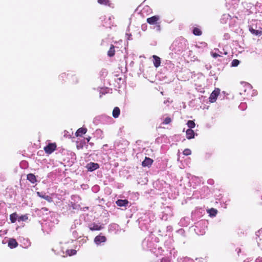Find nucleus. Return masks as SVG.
Here are the masks:
<instances>
[{"mask_svg": "<svg viewBox=\"0 0 262 262\" xmlns=\"http://www.w3.org/2000/svg\"><path fill=\"white\" fill-rule=\"evenodd\" d=\"M193 34L196 36H200L202 34L201 30L198 28H194L192 31Z\"/></svg>", "mask_w": 262, "mask_h": 262, "instance_id": "nucleus-29", "label": "nucleus"}, {"mask_svg": "<svg viewBox=\"0 0 262 262\" xmlns=\"http://www.w3.org/2000/svg\"><path fill=\"white\" fill-rule=\"evenodd\" d=\"M146 27H147V26H146V25H143L142 26V29L143 30H145V29H146Z\"/></svg>", "mask_w": 262, "mask_h": 262, "instance_id": "nucleus-48", "label": "nucleus"}, {"mask_svg": "<svg viewBox=\"0 0 262 262\" xmlns=\"http://www.w3.org/2000/svg\"><path fill=\"white\" fill-rule=\"evenodd\" d=\"M87 131V129L86 128L84 127H81L79 128L77 132H76V136L77 137L78 136H81L83 134H85Z\"/></svg>", "mask_w": 262, "mask_h": 262, "instance_id": "nucleus-20", "label": "nucleus"}, {"mask_svg": "<svg viewBox=\"0 0 262 262\" xmlns=\"http://www.w3.org/2000/svg\"><path fill=\"white\" fill-rule=\"evenodd\" d=\"M244 92H246V89H245V90H244Z\"/></svg>", "mask_w": 262, "mask_h": 262, "instance_id": "nucleus-55", "label": "nucleus"}, {"mask_svg": "<svg viewBox=\"0 0 262 262\" xmlns=\"http://www.w3.org/2000/svg\"><path fill=\"white\" fill-rule=\"evenodd\" d=\"M155 238L151 236H149L144 238L142 242V246L143 249L147 250H152L155 248Z\"/></svg>", "mask_w": 262, "mask_h": 262, "instance_id": "nucleus-2", "label": "nucleus"}, {"mask_svg": "<svg viewBox=\"0 0 262 262\" xmlns=\"http://www.w3.org/2000/svg\"><path fill=\"white\" fill-rule=\"evenodd\" d=\"M77 253V251L74 249H71V250H67L66 251V254L67 255H68L69 256H72L74 255H75Z\"/></svg>", "mask_w": 262, "mask_h": 262, "instance_id": "nucleus-33", "label": "nucleus"}, {"mask_svg": "<svg viewBox=\"0 0 262 262\" xmlns=\"http://www.w3.org/2000/svg\"><path fill=\"white\" fill-rule=\"evenodd\" d=\"M126 36H127V40H130L131 38V36H132V34H128V33H126Z\"/></svg>", "mask_w": 262, "mask_h": 262, "instance_id": "nucleus-46", "label": "nucleus"}, {"mask_svg": "<svg viewBox=\"0 0 262 262\" xmlns=\"http://www.w3.org/2000/svg\"><path fill=\"white\" fill-rule=\"evenodd\" d=\"M56 148V145L54 144H49L44 147L45 152L47 154H50L52 153Z\"/></svg>", "mask_w": 262, "mask_h": 262, "instance_id": "nucleus-6", "label": "nucleus"}, {"mask_svg": "<svg viewBox=\"0 0 262 262\" xmlns=\"http://www.w3.org/2000/svg\"><path fill=\"white\" fill-rule=\"evenodd\" d=\"M66 74L65 73H62L61 75H60L59 78L63 79L66 77Z\"/></svg>", "mask_w": 262, "mask_h": 262, "instance_id": "nucleus-45", "label": "nucleus"}, {"mask_svg": "<svg viewBox=\"0 0 262 262\" xmlns=\"http://www.w3.org/2000/svg\"><path fill=\"white\" fill-rule=\"evenodd\" d=\"M152 58L154 59V64L155 67L156 68L159 67L161 63L160 58L156 55H153Z\"/></svg>", "mask_w": 262, "mask_h": 262, "instance_id": "nucleus-17", "label": "nucleus"}, {"mask_svg": "<svg viewBox=\"0 0 262 262\" xmlns=\"http://www.w3.org/2000/svg\"><path fill=\"white\" fill-rule=\"evenodd\" d=\"M205 223V221H202L197 223V225L195 226L194 230L197 234L199 235H203L205 233V229H202L201 231H200V232H198L199 230V226Z\"/></svg>", "mask_w": 262, "mask_h": 262, "instance_id": "nucleus-9", "label": "nucleus"}, {"mask_svg": "<svg viewBox=\"0 0 262 262\" xmlns=\"http://www.w3.org/2000/svg\"><path fill=\"white\" fill-rule=\"evenodd\" d=\"M214 51H216L217 53H219L220 55H221L222 56H223V54H225V55H227V52L224 51V49L222 51H221V50H220L218 49H216L215 48V49H214Z\"/></svg>", "mask_w": 262, "mask_h": 262, "instance_id": "nucleus-36", "label": "nucleus"}, {"mask_svg": "<svg viewBox=\"0 0 262 262\" xmlns=\"http://www.w3.org/2000/svg\"><path fill=\"white\" fill-rule=\"evenodd\" d=\"M256 241L262 240V228L256 232Z\"/></svg>", "mask_w": 262, "mask_h": 262, "instance_id": "nucleus-28", "label": "nucleus"}, {"mask_svg": "<svg viewBox=\"0 0 262 262\" xmlns=\"http://www.w3.org/2000/svg\"><path fill=\"white\" fill-rule=\"evenodd\" d=\"M161 262H171L168 258H163L161 260Z\"/></svg>", "mask_w": 262, "mask_h": 262, "instance_id": "nucleus-42", "label": "nucleus"}, {"mask_svg": "<svg viewBox=\"0 0 262 262\" xmlns=\"http://www.w3.org/2000/svg\"><path fill=\"white\" fill-rule=\"evenodd\" d=\"M139 226L140 228L143 230L148 229V225H147L144 222V220L140 218L138 220Z\"/></svg>", "mask_w": 262, "mask_h": 262, "instance_id": "nucleus-15", "label": "nucleus"}, {"mask_svg": "<svg viewBox=\"0 0 262 262\" xmlns=\"http://www.w3.org/2000/svg\"><path fill=\"white\" fill-rule=\"evenodd\" d=\"M249 31L253 35L260 36L262 34V31L254 29L252 26H249Z\"/></svg>", "mask_w": 262, "mask_h": 262, "instance_id": "nucleus-12", "label": "nucleus"}, {"mask_svg": "<svg viewBox=\"0 0 262 262\" xmlns=\"http://www.w3.org/2000/svg\"><path fill=\"white\" fill-rule=\"evenodd\" d=\"M72 235L75 238H79L78 233L76 230H73L72 231Z\"/></svg>", "mask_w": 262, "mask_h": 262, "instance_id": "nucleus-41", "label": "nucleus"}, {"mask_svg": "<svg viewBox=\"0 0 262 262\" xmlns=\"http://www.w3.org/2000/svg\"><path fill=\"white\" fill-rule=\"evenodd\" d=\"M27 242L28 243V246H30L31 243L29 241H27Z\"/></svg>", "mask_w": 262, "mask_h": 262, "instance_id": "nucleus-53", "label": "nucleus"}, {"mask_svg": "<svg viewBox=\"0 0 262 262\" xmlns=\"http://www.w3.org/2000/svg\"><path fill=\"white\" fill-rule=\"evenodd\" d=\"M153 163V160L148 157H145V159L142 163L143 167H149Z\"/></svg>", "mask_w": 262, "mask_h": 262, "instance_id": "nucleus-11", "label": "nucleus"}, {"mask_svg": "<svg viewBox=\"0 0 262 262\" xmlns=\"http://www.w3.org/2000/svg\"><path fill=\"white\" fill-rule=\"evenodd\" d=\"M186 138L188 139H191L194 138V132L191 129H188L186 130Z\"/></svg>", "mask_w": 262, "mask_h": 262, "instance_id": "nucleus-14", "label": "nucleus"}, {"mask_svg": "<svg viewBox=\"0 0 262 262\" xmlns=\"http://www.w3.org/2000/svg\"><path fill=\"white\" fill-rule=\"evenodd\" d=\"M220 93V90L217 89L214 90L211 94L210 97H209V102L213 103L215 102L217 97Z\"/></svg>", "mask_w": 262, "mask_h": 262, "instance_id": "nucleus-5", "label": "nucleus"}, {"mask_svg": "<svg viewBox=\"0 0 262 262\" xmlns=\"http://www.w3.org/2000/svg\"><path fill=\"white\" fill-rule=\"evenodd\" d=\"M207 183L209 185H213L214 183V181L213 179H210L208 180Z\"/></svg>", "mask_w": 262, "mask_h": 262, "instance_id": "nucleus-43", "label": "nucleus"}, {"mask_svg": "<svg viewBox=\"0 0 262 262\" xmlns=\"http://www.w3.org/2000/svg\"><path fill=\"white\" fill-rule=\"evenodd\" d=\"M231 16L229 14H223L221 18V22L223 24L227 23L228 20H230Z\"/></svg>", "mask_w": 262, "mask_h": 262, "instance_id": "nucleus-19", "label": "nucleus"}, {"mask_svg": "<svg viewBox=\"0 0 262 262\" xmlns=\"http://www.w3.org/2000/svg\"><path fill=\"white\" fill-rule=\"evenodd\" d=\"M98 187V186H94V187H93V189H94V190H96L97 189Z\"/></svg>", "mask_w": 262, "mask_h": 262, "instance_id": "nucleus-49", "label": "nucleus"}, {"mask_svg": "<svg viewBox=\"0 0 262 262\" xmlns=\"http://www.w3.org/2000/svg\"><path fill=\"white\" fill-rule=\"evenodd\" d=\"M78 239H79L78 240V243L79 244V246H80V245H82L83 244L86 243L88 240V237H81V236H80Z\"/></svg>", "mask_w": 262, "mask_h": 262, "instance_id": "nucleus-26", "label": "nucleus"}, {"mask_svg": "<svg viewBox=\"0 0 262 262\" xmlns=\"http://www.w3.org/2000/svg\"><path fill=\"white\" fill-rule=\"evenodd\" d=\"M187 125L188 126V127L189 128V129H192V128H194L195 126V124L194 122L192 120L188 121V122L187 123Z\"/></svg>", "mask_w": 262, "mask_h": 262, "instance_id": "nucleus-31", "label": "nucleus"}, {"mask_svg": "<svg viewBox=\"0 0 262 262\" xmlns=\"http://www.w3.org/2000/svg\"><path fill=\"white\" fill-rule=\"evenodd\" d=\"M18 246V243L15 239L11 238L8 242V246L11 248L13 249L16 248Z\"/></svg>", "mask_w": 262, "mask_h": 262, "instance_id": "nucleus-16", "label": "nucleus"}, {"mask_svg": "<svg viewBox=\"0 0 262 262\" xmlns=\"http://www.w3.org/2000/svg\"><path fill=\"white\" fill-rule=\"evenodd\" d=\"M89 228L92 231L100 230L101 227L98 224H93L89 226Z\"/></svg>", "mask_w": 262, "mask_h": 262, "instance_id": "nucleus-23", "label": "nucleus"}, {"mask_svg": "<svg viewBox=\"0 0 262 262\" xmlns=\"http://www.w3.org/2000/svg\"><path fill=\"white\" fill-rule=\"evenodd\" d=\"M160 19L158 15H154L152 17H149L147 19V22L150 25H156L158 20Z\"/></svg>", "mask_w": 262, "mask_h": 262, "instance_id": "nucleus-7", "label": "nucleus"}, {"mask_svg": "<svg viewBox=\"0 0 262 262\" xmlns=\"http://www.w3.org/2000/svg\"><path fill=\"white\" fill-rule=\"evenodd\" d=\"M217 211L214 208H211L208 211V213L211 216H215L217 214Z\"/></svg>", "mask_w": 262, "mask_h": 262, "instance_id": "nucleus-30", "label": "nucleus"}, {"mask_svg": "<svg viewBox=\"0 0 262 262\" xmlns=\"http://www.w3.org/2000/svg\"><path fill=\"white\" fill-rule=\"evenodd\" d=\"M154 29L157 32H160L161 30V27L159 23L155 25L154 27Z\"/></svg>", "mask_w": 262, "mask_h": 262, "instance_id": "nucleus-38", "label": "nucleus"}, {"mask_svg": "<svg viewBox=\"0 0 262 262\" xmlns=\"http://www.w3.org/2000/svg\"><path fill=\"white\" fill-rule=\"evenodd\" d=\"M116 204H117V206H118L119 207H126V206H128V205L129 204V202L127 200H126V199H124V200L119 199V200H118L116 202Z\"/></svg>", "mask_w": 262, "mask_h": 262, "instance_id": "nucleus-10", "label": "nucleus"}, {"mask_svg": "<svg viewBox=\"0 0 262 262\" xmlns=\"http://www.w3.org/2000/svg\"><path fill=\"white\" fill-rule=\"evenodd\" d=\"M239 94H240V95H243V93L242 92H241L239 93Z\"/></svg>", "mask_w": 262, "mask_h": 262, "instance_id": "nucleus-54", "label": "nucleus"}, {"mask_svg": "<svg viewBox=\"0 0 262 262\" xmlns=\"http://www.w3.org/2000/svg\"><path fill=\"white\" fill-rule=\"evenodd\" d=\"M239 61L238 59H234L231 62V67H235L239 64Z\"/></svg>", "mask_w": 262, "mask_h": 262, "instance_id": "nucleus-35", "label": "nucleus"}, {"mask_svg": "<svg viewBox=\"0 0 262 262\" xmlns=\"http://www.w3.org/2000/svg\"><path fill=\"white\" fill-rule=\"evenodd\" d=\"M187 41L183 37L176 39L170 47V50L176 54H180L187 48Z\"/></svg>", "mask_w": 262, "mask_h": 262, "instance_id": "nucleus-1", "label": "nucleus"}, {"mask_svg": "<svg viewBox=\"0 0 262 262\" xmlns=\"http://www.w3.org/2000/svg\"><path fill=\"white\" fill-rule=\"evenodd\" d=\"M211 56L214 58H216L218 57H222V55H220L219 53H217L216 51H212L211 52Z\"/></svg>", "mask_w": 262, "mask_h": 262, "instance_id": "nucleus-34", "label": "nucleus"}, {"mask_svg": "<svg viewBox=\"0 0 262 262\" xmlns=\"http://www.w3.org/2000/svg\"><path fill=\"white\" fill-rule=\"evenodd\" d=\"M28 220V216L27 214L26 215H22L20 216H18V222H20L22 221H26Z\"/></svg>", "mask_w": 262, "mask_h": 262, "instance_id": "nucleus-32", "label": "nucleus"}, {"mask_svg": "<svg viewBox=\"0 0 262 262\" xmlns=\"http://www.w3.org/2000/svg\"><path fill=\"white\" fill-rule=\"evenodd\" d=\"M120 108L117 106L115 107L113 111V112H112V115H113V117L114 118H118L119 116L120 115Z\"/></svg>", "mask_w": 262, "mask_h": 262, "instance_id": "nucleus-18", "label": "nucleus"}, {"mask_svg": "<svg viewBox=\"0 0 262 262\" xmlns=\"http://www.w3.org/2000/svg\"><path fill=\"white\" fill-rule=\"evenodd\" d=\"M106 93V92H104V90L101 89L100 91V97H101L102 95L105 94Z\"/></svg>", "mask_w": 262, "mask_h": 262, "instance_id": "nucleus-44", "label": "nucleus"}, {"mask_svg": "<svg viewBox=\"0 0 262 262\" xmlns=\"http://www.w3.org/2000/svg\"><path fill=\"white\" fill-rule=\"evenodd\" d=\"M90 139H91V138H90V137L87 138L86 139V140H87V142H89V141L90 140Z\"/></svg>", "mask_w": 262, "mask_h": 262, "instance_id": "nucleus-51", "label": "nucleus"}, {"mask_svg": "<svg viewBox=\"0 0 262 262\" xmlns=\"http://www.w3.org/2000/svg\"><path fill=\"white\" fill-rule=\"evenodd\" d=\"M18 215L16 213H13L10 215V220L13 223H15L16 221H18Z\"/></svg>", "mask_w": 262, "mask_h": 262, "instance_id": "nucleus-24", "label": "nucleus"}, {"mask_svg": "<svg viewBox=\"0 0 262 262\" xmlns=\"http://www.w3.org/2000/svg\"><path fill=\"white\" fill-rule=\"evenodd\" d=\"M183 154L186 156H188L191 154V150L189 149H185L183 151Z\"/></svg>", "mask_w": 262, "mask_h": 262, "instance_id": "nucleus-40", "label": "nucleus"}, {"mask_svg": "<svg viewBox=\"0 0 262 262\" xmlns=\"http://www.w3.org/2000/svg\"><path fill=\"white\" fill-rule=\"evenodd\" d=\"M112 226L115 228L116 226H117V225L116 224H114L113 225H112Z\"/></svg>", "mask_w": 262, "mask_h": 262, "instance_id": "nucleus-52", "label": "nucleus"}, {"mask_svg": "<svg viewBox=\"0 0 262 262\" xmlns=\"http://www.w3.org/2000/svg\"><path fill=\"white\" fill-rule=\"evenodd\" d=\"M106 241V238L105 236L99 235L96 236L94 238V243L97 246L101 245L102 244L104 243Z\"/></svg>", "mask_w": 262, "mask_h": 262, "instance_id": "nucleus-3", "label": "nucleus"}, {"mask_svg": "<svg viewBox=\"0 0 262 262\" xmlns=\"http://www.w3.org/2000/svg\"><path fill=\"white\" fill-rule=\"evenodd\" d=\"M98 3L100 5L108 6L111 7V3L109 0H98Z\"/></svg>", "mask_w": 262, "mask_h": 262, "instance_id": "nucleus-25", "label": "nucleus"}, {"mask_svg": "<svg viewBox=\"0 0 262 262\" xmlns=\"http://www.w3.org/2000/svg\"><path fill=\"white\" fill-rule=\"evenodd\" d=\"M211 67L210 66H206V69H207V70H209V69H210Z\"/></svg>", "mask_w": 262, "mask_h": 262, "instance_id": "nucleus-50", "label": "nucleus"}, {"mask_svg": "<svg viewBox=\"0 0 262 262\" xmlns=\"http://www.w3.org/2000/svg\"><path fill=\"white\" fill-rule=\"evenodd\" d=\"M37 194L40 198H43L49 202H53V199L49 195H46L43 192H37Z\"/></svg>", "mask_w": 262, "mask_h": 262, "instance_id": "nucleus-8", "label": "nucleus"}, {"mask_svg": "<svg viewBox=\"0 0 262 262\" xmlns=\"http://www.w3.org/2000/svg\"><path fill=\"white\" fill-rule=\"evenodd\" d=\"M255 262H262V257H258L256 258Z\"/></svg>", "mask_w": 262, "mask_h": 262, "instance_id": "nucleus-47", "label": "nucleus"}, {"mask_svg": "<svg viewBox=\"0 0 262 262\" xmlns=\"http://www.w3.org/2000/svg\"><path fill=\"white\" fill-rule=\"evenodd\" d=\"M238 107L239 109H241L242 111H244L247 108V104L246 103H241Z\"/></svg>", "mask_w": 262, "mask_h": 262, "instance_id": "nucleus-37", "label": "nucleus"}, {"mask_svg": "<svg viewBox=\"0 0 262 262\" xmlns=\"http://www.w3.org/2000/svg\"><path fill=\"white\" fill-rule=\"evenodd\" d=\"M115 48L113 45H111L110 50H108L107 52V55L110 57H112L115 54Z\"/></svg>", "mask_w": 262, "mask_h": 262, "instance_id": "nucleus-27", "label": "nucleus"}, {"mask_svg": "<svg viewBox=\"0 0 262 262\" xmlns=\"http://www.w3.org/2000/svg\"><path fill=\"white\" fill-rule=\"evenodd\" d=\"M178 262H194L193 259L189 258L188 257H179L178 258Z\"/></svg>", "mask_w": 262, "mask_h": 262, "instance_id": "nucleus-21", "label": "nucleus"}, {"mask_svg": "<svg viewBox=\"0 0 262 262\" xmlns=\"http://www.w3.org/2000/svg\"><path fill=\"white\" fill-rule=\"evenodd\" d=\"M27 179L32 184H34L37 182L36 176L33 173L28 174Z\"/></svg>", "mask_w": 262, "mask_h": 262, "instance_id": "nucleus-13", "label": "nucleus"}, {"mask_svg": "<svg viewBox=\"0 0 262 262\" xmlns=\"http://www.w3.org/2000/svg\"><path fill=\"white\" fill-rule=\"evenodd\" d=\"M99 164L94 162H90L86 165V168L89 171H93L99 168Z\"/></svg>", "mask_w": 262, "mask_h": 262, "instance_id": "nucleus-4", "label": "nucleus"}, {"mask_svg": "<svg viewBox=\"0 0 262 262\" xmlns=\"http://www.w3.org/2000/svg\"><path fill=\"white\" fill-rule=\"evenodd\" d=\"M171 120L170 118L166 117L164 120V121L163 122V124H169L171 122Z\"/></svg>", "mask_w": 262, "mask_h": 262, "instance_id": "nucleus-39", "label": "nucleus"}, {"mask_svg": "<svg viewBox=\"0 0 262 262\" xmlns=\"http://www.w3.org/2000/svg\"><path fill=\"white\" fill-rule=\"evenodd\" d=\"M81 224V220L79 219H76L74 221L73 224L71 227V230H74L77 228L78 225H80Z\"/></svg>", "mask_w": 262, "mask_h": 262, "instance_id": "nucleus-22", "label": "nucleus"}]
</instances>
